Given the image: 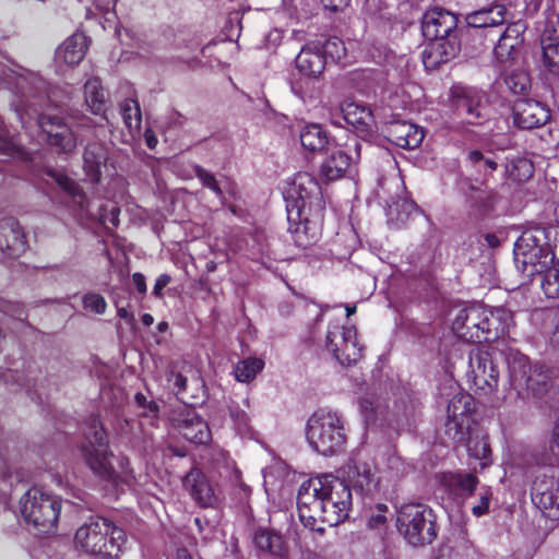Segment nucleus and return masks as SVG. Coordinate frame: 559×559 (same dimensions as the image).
Here are the masks:
<instances>
[{
	"label": "nucleus",
	"mask_w": 559,
	"mask_h": 559,
	"mask_svg": "<svg viewBox=\"0 0 559 559\" xmlns=\"http://www.w3.org/2000/svg\"><path fill=\"white\" fill-rule=\"evenodd\" d=\"M287 219L294 242L308 248L321 236L324 222V201L319 182L308 173L295 175L286 197Z\"/></svg>",
	"instance_id": "1"
},
{
	"label": "nucleus",
	"mask_w": 559,
	"mask_h": 559,
	"mask_svg": "<svg viewBox=\"0 0 559 559\" xmlns=\"http://www.w3.org/2000/svg\"><path fill=\"white\" fill-rule=\"evenodd\" d=\"M512 320V313L502 307L487 309L480 305H472L460 310L452 323V330L465 342L489 343L508 335Z\"/></svg>",
	"instance_id": "2"
},
{
	"label": "nucleus",
	"mask_w": 559,
	"mask_h": 559,
	"mask_svg": "<svg viewBox=\"0 0 559 559\" xmlns=\"http://www.w3.org/2000/svg\"><path fill=\"white\" fill-rule=\"evenodd\" d=\"M550 230L543 226H532L522 231L514 243V263L519 272L533 277L552 265L556 253L549 243Z\"/></svg>",
	"instance_id": "3"
},
{
	"label": "nucleus",
	"mask_w": 559,
	"mask_h": 559,
	"mask_svg": "<svg viewBox=\"0 0 559 559\" xmlns=\"http://www.w3.org/2000/svg\"><path fill=\"white\" fill-rule=\"evenodd\" d=\"M74 543L102 559H118L126 543V533L111 521L97 518L76 530Z\"/></svg>",
	"instance_id": "4"
},
{
	"label": "nucleus",
	"mask_w": 559,
	"mask_h": 559,
	"mask_svg": "<svg viewBox=\"0 0 559 559\" xmlns=\"http://www.w3.org/2000/svg\"><path fill=\"white\" fill-rule=\"evenodd\" d=\"M306 436L310 447L325 456L341 452L346 442L342 417L322 408L308 419Z\"/></svg>",
	"instance_id": "5"
},
{
	"label": "nucleus",
	"mask_w": 559,
	"mask_h": 559,
	"mask_svg": "<svg viewBox=\"0 0 559 559\" xmlns=\"http://www.w3.org/2000/svg\"><path fill=\"white\" fill-rule=\"evenodd\" d=\"M60 510V498L41 487L29 488L21 498L23 519L39 534H48L57 528Z\"/></svg>",
	"instance_id": "6"
},
{
	"label": "nucleus",
	"mask_w": 559,
	"mask_h": 559,
	"mask_svg": "<svg viewBox=\"0 0 559 559\" xmlns=\"http://www.w3.org/2000/svg\"><path fill=\"white\" fill-rule=\"evenodd\" d=\"M397 528L413 546L431 544L437 537L436 518L423 503L403 504L397 513Z\"/></svg>",
	"instance_id": "7"
},
{
	"label": "nucleus",
	"mask_w": 559,
	"mask_h": 559,
	"mask_svg": "<svg viewBox=\"0 0 559 559\" xmlns=\"http://www.w3.org/2000/svg\"><path fill=\"white\" fill-rule=\"evenodd\" d=\"M85 442L81 451L86 465L92 472L103 479H110L115 469L110 463L112 453L109 450L107 432L96 416H92L84 432Z\"/></svg>",
	"instance_id": "8"
},
{
	"label": "nucleus",
	"mask_w": 559,
	"mask_h": 559,
	"mask_svg": "<svg viewBox=\"0 0 559 559\" xmlns=\"http://www.w3.org/2000/svg\"><path fill=\"white\" fill-rule=\"evenodd\" d=\"M322 477L301 484L297 493V511L302 525L320 535L325 532V509L322 499Z\"/></svg>",
	"instance_id": "9"
},
{
	"label": "nucleus",
	"mask_w": 559,
	"mask_h": 559,
	"mask_svg": "<svg viewBox=\"0 0 559 559\" xmlns=\"http://www.w3.org/2000/svg\"><path fill=\"white\" fill-rule=\"evenodd\" d=\"M510 385L519 396H536L547 391L549 374L542 366H532L528 357L519 355L509 362Z\"/></svg>",
	"instance_id": "10"
},
{
	"label": "nucleus",
	"mask_w": 559,
	"mask_h": 559,
	"mask_svg": "<svg viewBox=\"0 0 559 559\" xmlns=\"http://www.w3.org/2000/svg\"><path fill=\"white\" fill-rule=\"evenodd\" d=\"M322 485L326 525L336 526L349 515L353 503L352 489L345 479L332 475L322 476Z\"/></svg>",
	"instance_id": "11"
},
{
	"label": "nucleus",
	"mask_w": 559,
	"mask_h": 559,
	"mask_svg": "<svg viewBox=\"0 0 559 559\" xmlns=\"http://www.w3.org/2000/svg\"><path fill=\"white\" fill-rule=\"evenodd\" d=\"M467 378L477 394L488 395L497 390L499 369L488 350L476 348L469 353Z\"/></svg>",
	"instance_id": "12"
},
{
	"label": "nucleus",
	"mask_w": 559,
	"mask_h": 559,
	"mask_svg": "<svg viewBox=\"0 0 559 559\" xmlns=\"http://www.w3.org/2000/svg\"><path fill=\"white\" fill-rule=\"evenodd\" d=\"M325 347L342 366L354 365L362 357L364 348L358 342L355 325L329 328Z\"/></svg>",
	"instance_id": "13"
},
{
	"label": "nucleus",
	"mask_w": 559,
	"mask_h": 559,
	"mask_svg": "<svg viewBox=\"0 0 559 559\" xmlns=\"http://www.w3.org/2000/svg\"><path fill=\"white\" fill-rule=\"evenodd\" d=\"M508 13L507 7L497 2L473 11L465 16V33L468 36L480 38V45H485V41L491 35H496L497 29L504 25Z\"/></svg>",
	"instance_id": "14"
},
{
	"label": "nucleus",
	"mask_w": 559,
	"mask_h": 559,
	"mask_svg": "<svg viewBox=\"0 0 559 559\" xmlns=\"http://www.w3.org/2000/svg\"><path fill=\"white\" fill-rule=\"evenodd\" d=\"M346 483L350 489L361 499L362 504L367 500L374 501L380 496V477L377 468L367 462L350 460L345 469Z\"/></svg>",
	"instance_id": "15"
},
{
	"label": "nucleus",
	"mask_w": 559,
	"mask_h": 559,
	"mask_svg": "<svg viewBox=\"0 0 559 559\" xmlns=\"http://www.w3.org/2000/svg\"><path fill=\"white\" fill-rule=\"evenodd\" d=\"M171 423L183 438L195 445H207L212 441L207 421L194 409L185 408L176 413Z\"/></svg>",
	"instance_id": "16"
},
{
	"label": "nucleus",
	"mask_w": 559,
	"mask_h": 559,
	"mask_svg": "<svg viewBox=\"0 0 559 559\" xmlns=\"http://www.w3.org/2000/svg\"><path fill=\"white\" fill-rule=\"evenodd\" d=\"M350 151L360 155V143L356 135L347 138L344 146L335 147L321 165V174L326 180H336L345 175L353 163Z\"/></svg>",
	"instance_id": "17"
},
{
	"label": "nucleus",
	"mask_w": 559,
	"mask_h": 559,
	"mask_svg": "<svg viewBox=\"0 0 559 559\" xmlns=\"http://www.w3.org/2000/svg\"><path fill=\"white\" fill-rule=\"evenodd\" d=\"M525 29L526 25L523 21L512 22L502 32L497 29V34L491 35L487 39L490 43H495V38L498 37L497 44L493 47V55L499 62L504 63L516 58L518 49L524 40L523 34Z\"/></svg>",
	"instance_id": "18"
},
{
	"label": "nucleus",
	"mask_w": 559,
	"mask_h": 559,
	"mask_svg": "<svg viewBox=\"0 0 559 559\" xmlns=\"http://www.w3.org/2000/svg\"><path fill=\"white\" fill-rule=\"evenodd\" d=\"M532 500L549 515L559 518V478L554 474L536 476L531 487Z\"/></svg>",
	"instance_id": "19"
},
{
	"label": "nucleus",
	"mask_w": 559,
	"mask_h": 559,
	"mask_svg": "<svg viewBox=\"0 0 559 559\" xmlns=\"http://www.w3.org/2000/svg\"><path fill=\"white\" fill-rule=\"evenodd\" d=\"M430 43L423 51V63L427 70L438 69L460 52L461 41L457 34L428 39Z\"/></svg>",
	"instance_id": "20"
},
{
	"label": "nucleus",
	"mask_w": 559,
	"mask_h": 559,
	"mask_svg": "<svg viewBox=\"0 0 559 559\" xmlns=\"http://www.w3.org/2000/svg\"><path fill=\"white\" fill-rule=\"evenodd\" d=\"M457 15L442 8L428 10L421 20V32L426 39H436L456 34Z\"/></svg>",
	"instance_id": "21"
},
{
	"label": "nucleus",
	"mask_w": 559,
	"mask_h": 559,
	"mask_svg": "<svg viewBox=\"0 0 559 559\" xmlns=\"http://www.w3.org/2000/svg\"><path fill=\"white\" fill-rule=\"evenodd\" d=\"M382 134L393 145L406 150L418 147L425 138L421 128L405 120L385 122Z\"/></svg>",
	"instance_id": "22"
},
{
	"label": "nucleus",
	"mask_w": 559,
	"mask_h": 559,
	"mask_svg": "<svg viewBox=\"0 0 559 559\" xmlns=\"http://www.w3.org/2000/svg\"><path fill=\"white\" fill-rule=\"evenodd\" d=\"M550 109L534 99H519L513 106V122L525 130L539 128L550 120Z\"/></svg>",
	"instance_id": "23"
},
{
	"label": "nucleus",
	"mask_w": 559,
	"mask_h": 559,
	"mask_svg": "<svg viewBox=\"0 0 559 559\" xmlns=\"http://www.w3.org/2000/svg\"><path fill=\"white\" fill-rule=\"evenodd\" d=\"M27 241L17 219L5 217L0 221V252L15 259L25 252Z\"/></svg>",
	"instance_id": "24"
},
{
	"label": "nucleus",
	"mask_w": 559,
	"mask_h": 559,
	"mask_svg": "<svg viewBox=\"0 0 559 559\" xmlns=\"http://www.w3.org/2000/svg\"><path fill=\"white\" fill-rule=\"evenodd\" d=\"M182 485L200 508H211L216 503L213 486L202 469L191 468L182 478Z\"/></svg>",
	"instance_id": "25"
},
{
	"label": "nucleus",
	"mask_w": 559,
	"mask_h": 559,
	"mask_svg": "<svg viewBox=\"0 0 559 559\" xmlns=\"http://www.w3.org/2000/svg\"><path fill=\"white\" fill-rule=\"evenodd\" d=\"M340 110L343 120L357 132L362 134L372 132L374 119L369 107L355 102H345L341 105Z\"/></svg>",
	"instance_id": "26"
},
{
	"label": "nucleus",
	"mask_w": 559,
	"mask_h": 559,
	"mask_svg": "<svg viewBox=\"0 0 559 559\" xmlns=\"http://www.w3.org/2000/svg\"><path fill=\"white\" fill-rule=\"evenodd\" d=\"M108 152L99 142L88 143L83 152V169L86 179L92 183H98L102 178V167L106 165Z\"/></svg>",
	"instance_id": "27"
},
{
	"label": "nucleus",
	"mask_w": 559,
	"mask_h": 559,
	"mask_svg": "<svg viewBox=\"0 0 559 559\" xmlns=\"http://www.w3.org/2000/svg\"><path fill=\"white\" fill-rule=\"evenodd\" d=\"M455 114L468 124H478L481 114V96L478 93L463 90L453 98Z\"/></svg>",
	"instance_id": "28"
},
{
	"label": "nucleus",
	"mask_w": 559,
	"mask_h": 559,
	"mask_svg": "<svg viewBox=\"0 0 559 559\" xmlns=\"http://www.w3.org/2000/svg\"><path fill=\"white\" fill-rule=\"evenodd\" d=\"M255 547L273 557L284 558L287 556V546L283 536L270 528L259 527L253 535Z\"/></svg>",
	"instance_id": "29"
},
{
	"label": "nucleus",
	"mask_w": 559,
	"mask_h": 559,
	"mask_svg": "<svg viewBox=\"0 0 559 559\" xmlns=\"http://www.w3.org/2000/svg\"><path fill=\"white\" fill-rule=\"evenodd\" d=\"M442 484L445 489L460 498H467L474 495L479 479L473 473H449L443 476Z\"/></svg>",
	"instance_id": "30"
},
{
	"label": "nucleus",
	"mask_w": 559,
	"mask_h": 559,
	"mask_svg": "<svg viewBox=\"0 0 559 559\" xmlns=\"http://www.w3.org/2000/svg\"><path fill=\"white\" fill-rule=\"evenodd\" d=\"M325 56L321 49H311L304 47L296 57V67L300 73L308 76H318L325 68Z\"/></svg>",
	"instance_id": "31"
},
{
	"label": "nucleus",
	"mask_w": 559,
	"mask_h": 559,
	"mask_svg": "<svg viewBox=\"0 0 559 559\" xmlns=\"http://www.w3.org/2000/svg\"><path fill=\"white\" fill-rule=\"evenodd\" d=\"M85 104L95 115L104 114L106 110V91L98 78L88 79L84 84Z\"/></svg>",
	"instance_id": "32"
},
{
	"label": "nucleus",
	"mask_w": 559,
	"mask_h": 559,
	"mask_svg": "<svg viewBox=\"0 0 559 559\" xmlns=\"http://www.w3.org/2000/svg\"><path fill=\"white\" fill-rule=\"evenodd\" d=\"M300 142L306 150L317 152L326 146L329 138L321 124L311 123L302 129L300 133Z\"/></svg>",
	"instance_id": "33"
},
{
	"label": "nucleus",
	"mask_w": 559,
	"mask_h": 559,
	"mask_svg": "<svg viewBox=\"0 0 559 559\" xmlns=\"http://www.w3.org/2000/svg\"><path fill=\"white\" fill-rule=\"evenodd\" d=\"M473 419H464L463 417L456 418L455 416L447 415L444 424V433L449 439L456 443L469 442V429Z\"/></svg>",
	"instance_id": "34"
},
{
	"label": "nucleus",
	"mask_w": 559,
	"mask_h": 559,
	"mask_svg": "<svg viewBox=\"0 0 559 559\" xmlns=\"http://www.w3.org/2000/svg\"><path fill=\"white\" fill-rule=\"evenodd\" d=\"M466 202L468 206L478 215H486L492 210V194L487 189L480 187H469L466 193Z\"/></svg>",
	"instance_id": "35"
},
{
	"label": "nucleus",
	"mask_w": 559,
	"mask_h": 559,
	"mask_svg": "<svg viewBox=\"0 0 559 559\" xmlns=\"http://www.w3.org/2000/svg\"><path fill=\"white\" fill-rule=\"evenodd\" d=\"M475 412L474 397L469 393L460 392L450 400L447 408V415L472 419Z\"/></svg>",
	"instance_id": "36"
},
{
	"label": "nucleus",
	"mask_w": 559,
	"mask_h": 559,
	"mask_svg": "<svg viewBox=\"0 0 559 559\" xmlns=\"http://www.w3.org/2000/svg\"><path fill=\"white\" fill-rule=\"evenodd\" d=\"M122 120L127 129L140 131L142 123L141 108L136 99L127 98L120 104Z\"/></svg>",
	"instance_id": "37"
},
{
	"label": "nucleus",
	"mask_w": 559,
	"mask_h": 559,
	"mask_svg": "<svg viewBox=\"0 0 559 559\" xmlns=\"http://www.w3.org/2000/svg\"><path fill=\"white\" fill-rule=\"evenodd\" d=\"M364 511L369 528H381L386 524L389 507L385 503L367 500V504H364Z\"/></svg>",
	"instance_id": "38"
},
{
	"label": "nucleus",
	"mask_w": 559,
	"mask_h": 559,
	"mask_svg": "<svg viewBox=\"0 0 559 559\" xmlns=\"http://www.w3.org/2000/svg\"><path fill=\"white\" fill-rule=\"evenodd\" d=\"M264 368V361L257 357H251L238 361L235 367V377L239 382H250Z\"/></svg>",
	"instance_id": "39"
},
{
	"label": "nucleus",
	"mask_w": 559,
	"mask_h": 559,
	"mask_svg": "<svg viewBox=\"0 0 559 559\" xmlns=\"http://www.w3.org/2000/svg\"><path fill=\"white\" fill-rule=\"evenodd\" d=\"M536 275H543L540 286L546 297L559 298V261Z\"/></svg>",
	"instance_id": "40"
},
{
	"label": "nucleus",
	"mask_w": 559,
	"mask_h": 559,
	"mask_svg": "<svg viewBox=\"0 0 559 559\" xmlns=\"http://www.w3.org/2000/svg\"><path fill=\"white\" fill-rule=\"evenodd\" d=\"M542 64L545 71L552 75L559 76V43L542 44Z\"/></svg>",
	"instance_id": "41"
},
{
	"label": "nucleus",
	"mask_w": 559,
	"mask_h": 559,
	"mask_svg": "<svg viewBox=\"0 0 559 559\" xmlns=\"http://www.w3.org/2000/svg\"><path fill=\"white\" fill-rule=\"evenodd\" d=\"M507 173L512 180L523 182L533 176L534 166L530 159L518 157L507 166Z\"/></svg>",
	"instance_id": "42"
},
{
	"label": "nucleus",
	"mask_w": 559,
	"mask_h": 559,
	"mask_svg": "<svg viewBox=\"0 0 559 559\" xmlns=\"http://www.w3.org/2000/svg\"><path fill=\"white\" fill-rule=\"evenodd\" d=\"M504 82L508 88L515 95H524L530 86L531 80L524 71H513L506 76Z\"/></svg>",
	"instance_id": "43"
},
{
	"label": "nucleus",
	"mask_w": 559,
	"mask_h": 559,
	"mask_svg": "<svg viewBox=\"0 0 559 559\" xmlns=\"http://www.w3.org/2000/svg\"><path fill=\"white\" fill-rule=\"evenodd\" d=\"M321 52L325 56V60L331 59L333 62H341L346 55V47L340 37H330L322 46Z\"/></svg>",
	"instance_id": "44"
},
{
	"label": "nucleus",
	"mask_w": 559,
	"mask_h": 559,
	"mask_svg": "<svg viewBox=\"0 0 559 559\" xmlns=\"http://www.w3.org/2000/svg\"><path fill=\"white\" fill-rule=\"evenodd\" d=\"M559 43V15H549L544 23V28L540 35L542 44H558Z\"/></svg>",
	"instance_id": "45"
},
{
	"label": "nucleus",
	"mask_w": 559,
	"mask_h": 559,
	"mask_svg": "<svg viewBox=\"0 0 559 559\" xmlns=\"http://www.w3.org/2000/svg\"><path fill=\"white\" fill-rule=\"evenodd\" d=\"M228 414L230 419L233 420L235 428L242 432L248 430L249 428V416L245 408H242L238 403L231 401L228 406Z\"/></svg>",
	"instance_id": "46"
},
{
	"label": "nucleus",
	"mask_w": 559,
	"mask_h": 559,
	"mask_svg": "<svg viewBox=\"0 0 559 559\" xmlns=\"http://www.w3.org/2000/svg\"><path fill=\"white\" fill-rule=\"evenodd\" d=\"M88 46L90 39L86 35L79 32L72 34V63H78L84 58Z\"/></svg>",
	"instance_id": "47"
},
{
	"label": "nucleus",
	"mask_w": 559,
	"mask_h": 559,
	"mask_svg": "<svg viewBox=\"0 0 559 559\" xmlns=\"http://www.w3.org/2000/svg\"><path fill=\"white\" fill-rule=\"evenodd\" d=\"M193 173L204 187L211 189L216 195L223 194V191L213 174L209 173L200 165L193 166Z\"/></svg>",
	"instance_id": "48"
},
{
	"label": "nucleus",
	"mask_w": 559,
	"mask_h": 559,
	"mask_svg": "<svg viewBox=\"0 0 559 559\" xmlns=\"http://www.w3.org/2000/svg\"><path fill=\"white\" fill-rule=\"evenodd\" d=\"M83 306L94 313L103 314L106 311L107 302L100 294L87 293L83 296Z\"/></svg>",
	"instance_id": "49"
},
{
	"label": "nucleus",
	"mask_w": 559,
	"mask_h": 559,
	"mask_svg": "<svg viewBox=\"0 0 559 559\" xmlns=\"http://www.w3.org/2000/svg\"><path fill=\"white\" fill-rule=\"evenodd\" d=\"M468 160L474 165L481 164V166H479V169H483L485 171L489 170L492 173L498 168V164L496 163V160L488 156H485L483 152L479 150L471 151L468 153Z\"/></svg>",
	"instance_id": "50"
},
{
	"label": "nucleus",
	"mask_w": 559,
	"mask_h": 559,
	"mask_svg": "<svg viewBox=\"0 0 559 559\" xmlns=\"http://www.w3.org/2000/svg\"><path fill=\"white\" fill-rule=\"evenodd\" d=\"M467 449L474 457L484 461L483 466L487 464V462L491 457V449L487 441L481 440L479 442H476L475 445H472V442L469 441L467 443Z\"/></svg>",
	"instance_id": "51"
},
{
	"label": "nucleus",
	"mask_w": 559,
	"mask_h": 559,
	"mask_svg": "<svg viewBox=\"0 0 559 559\" xmlns=\"http://www.w3.org/2000/svg\"><path fill=\"white\" fill-rule=\"evenodd\" d=\"M492 499V492L489 488H484L479 492V501L477 504L472 507V514L476 518H480L488 513L489 506Z\"/></svg>",
	"instance_id": "52"
},
{
	"label": "nucleus",
	"mask_w": 559,
	"mask_h": 559,
	"mask_svg": "<svg viewBox=\"0 0 559 559\" xmlns=\"http://www.w3.org/2000/svg\"><path fill=\"white\" fill-rule=\"evenodd\" d=\"M167 381L176 390L177 395L185 396L188 389V380L182 373L171 370L167 376Z\"/></svg>",
	"instance_id": "53"
},
{
	"label": "nucleus",
	"mask_w": 559,
	"mask_h": 559,
	"mask_svg": "<svg viewBox=\"0 0 559 559\" xmlns=\"http://www.w3.org/2000/svg\"><path fill=\"white\" fill-rule=\"evenodd\" d=\"M134 402L138 407L144 409V413H143L144 416H150V415H152L154 417L157 416V414L159 412V407H158L157 403L155 401H147L146 396L143 393H141V392L135 393Z\"/></svg>",
	"instance_id": "54"
},
{
	"label": "nucleus",
	"mask_w": 559,
	"mask_h": 559,
	"mask_svg": "<svg viewBox=\"0 0 559 559\" xmlns=\"http://www.w3.org/2000/svg\"><path fill=\"white\" fill-rule=\"evenodd\" d=\"M16 148L15 143L3 127V120L0 118V154L11 156L16 152Z\"/></svg>",
	"instance_id": "55"
},
{
	"label": "nucleus",
	"mask_w": 559,
	"mask_h": 559,
	"mask_svg": "<svg viewBox=\"0 0 559 559\" xmlns=\"http://www.w3.org/2000/svg\"><path fill=\"white\" fill-rule=\"evenodd\" d=\"M70 53V38H67L60 44L55 52V62L61 71L63 67H68L70 64L68 60V55Z\"/></svg>",
	"instance_id": "56"
},
{
	"label": "nucleus",
	"mask_w": 559,
	"mask_h": 559,
	"mask_svg": "<svg viewBox=\"0 0 559 559\" xmlns=\"http://www.w3.org/2000/svg\"><path fill=\"white\" fill-rule=\"evenodd\" d=\"M352 0H321L324 9L330 10L331 12H340L344 11L349 4Z\"/></svg>",
	"instance_id": "57"
},
{
	"label": "nucleus",
	"mask_w": 559,
	"mask_h": 559,
	"mask_svg": "<svg viewBox=\"0 0 559 559\" xmlns=\"http://www.w3.org/2000/svg\"><path fill=\"white\" fill-rule=\"evenodd\" d=\"M170 275L163 273L160 274L153 286V295L157 298L163 297V289L170 283Z\"/></svg>",
	"instance_id": "58"
},
{
	"label": "nucleus",
	"mask_w": 559,
	"mask_h": 559,
	"mask_svg": "<svg viewBox=\"0 0 559 559\" xmlns=\"http://www.w3.org/2000/svg\"><path fill=\"white\" fill-rule=\"evenodd\" d=\"M48 175L57 182V185L67 193H70V177L56 170H49Z\"/></svg>",
	"instance_id": "59"
},
{
	"label": "nucleus",
	"mask_w": 559,
	"mask_h": 559,
	"mask_svg": "<svg viewBox=\"0 0 559 559\" xmlns=\"http://www.w3.org/2000/svg\"><path fill=\"white\" fill-rule=\"evenodd\" d=\"M132 282H133L135 289L139 294L144 295L146 293V290H147L146 281H145V276L142 273H140V272L133 273Z\"/></svg>",
	"instance_id": "60"
},
{
	"label": "nucleus",
	"mask_w": 559,
	"mask_h": 559,
	"mask_svg": "<svg viewBox=\"0 0 559 559\" xmlns=\"http://www.w3.org/2000/svg\"><path fill=\"white\" fill-rule=\"evenodd\" d=\"M234 478H235V483L237 485V487L239 488V490L246 496L248 497L251 492V489L250 487L245 484V481L242 480V474H241V471L238 469V468H235L234 471Z\"/></svg>",
	"instance_id": "61"
},
{
	"label": "nucleus",
	"mask_w": 559,
	"mask_h": 559,
	"mask_svg": "<svg viewBox=\"0 0 559 559\" xmlns=\"http://www.w3.org/2000/svg\"><path fill=\"white\" fill-rule=\"evenodd\" d=\"M144 141H145V144L146 146L150 148V150H154L158 143V140L154 133V131L152 129H146L144 131Z\"/></svg>",
	"instance_id": "62"
},
{
	"label": "nucleus",
	"mask_w": 559,
	"mask_h": 559,
	"mask_svg": "<svg viewBox=\"0 0 559 559\" xmlns=\"http://www.w3.org/2000/svg\"><path fill=\"white\" fill-rule=\"evenodd\" d=\"M117 316L120 318V319H123L126 320V322L128 324H133L134 323V316L133 313H131L130 311H128L126 308L121 307V308H118L117 309Z\"/></svg>",
	"instance_id": "63"
},
{
	"label": "nucleus",
	"mask_w": 559,
	"mask_h": 559,
	"mask_svg": "<svg viewBox=\"0 0 559 559\" xmlns=\"http://www.w3.org/2000/svg\"><path fill=\"white\" fill-rule=\"evenodd\" d=\"M484 239H485L486 243L488 245V247H490V248H497L500 246V239L498 238V236L496 234L488 233L484 236Z\"/></svg>",
	"instance_id": "64"
}]
</instances>
